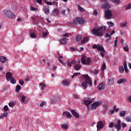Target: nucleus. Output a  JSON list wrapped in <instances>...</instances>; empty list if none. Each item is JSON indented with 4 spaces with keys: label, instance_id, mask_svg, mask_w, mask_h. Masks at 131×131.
I'll use <instances>...</instances> for the list:
<instances>
[{
    "label": "nucleus",
    "instance_id": "nucleus-50",
    "mask_svg": "<svg viewBox=\"0 0 131 131\" xmlns=\"http://www.w3.org/2000/svg\"><path fill=\"white\" fill-rule=\"evenodd\" d=\"M123 65L124 66V69H126V68H127V64H126V61H125V62H124L123 63Z\"/></svg>",
    "mask_w": 131,
    "mask_h": 131
},
{
    "label": "nucleus",
    "instance_id": "nucleus-4",
    "mask_svg": "<svg viewBox=\"0 0 131 131\" xmlns=\"http://www.w3.org/2000/svg\"><path fill=\"white\" fill-rule=\"evenodd\" d=\"M77 22L80 25H82L84 23V19L82 17H75L73 18V25H77Z\"/></svg>",
    "mask_w": 131,
    "mask_h": 131
},
{
    "label": "nucleus",
    "instance_id": "nucleus-59",
    "mask_svg": "<svg viewBox=\"0 0 131 131\" xmlns=\"http://www.w3.org/2000/svg\"><path fill=\"white\" fill-rule=\"evenodd\" d=\"M93 15L94 16H97V15H98V11H97L96 10H95L94 11Z\"/></svg>",
    "mask_w": 131,
    "mask_h": 131
},
{
    "label": "nucleus",
    "instance_id": "nucleus-28",
    "mask_svg": "<svg viewBox=\"0 0 131 131\" xmlns=\"http://www.w3.org/2000/svg\"><path fill=\"white\" fill-rule=\"evenodd\" d=\"M6 60H7V58L4 56H1L0 57V61L2 62V63H5V62H6Z\"/></svg>",
    "mask_w": 131,
    "mask_h": 131
},
{
    "label": "nucleus",
    "instance_id": "nucleus-33",
    "mask_svg": "<svg viewBox=\"0 0 131 131\" xmlns=\"http://www.w3.org/2000/svg\"><path fill=\"white\" fill-rule=\"evenodd\" d=\"M119 71L120 72V73H123V72H124V69L123 68V67L119 66Z\"/></svg>",
    "mask_w": 131,
    "mask_h": 131
},
{
    "label": "nucleus",
    "instance_id": "nucleus-35",
    "mask_svg": "<svg viewBox=\"0 0 131 131\" xmlns=\"http://www.w3.org/2000/svg\"><path fill=\"white\" fill-rule=\"evenodd\" d=\"M21 101L24 103V104H26V96H23L21 97Z\"/></svg>",
    "mask_w": 131,
    "mask_h": 131
},
{
    "label": "nucleus",
    "instance_id": "nucleus-56",
    "mask_svg": "<svg viewBox=\"0 0 131 131\" xmlns=\"http://www.w3.org/2000/svg\"><path fill=\"white\" fill-rule=\"evenodd\" d=\"M45 3L47 5H49V6H52V5H53V3L52 2H47V1H45Z\"/></svg>",
    "mask_w": 131,
    "mask_h": 131
},
{
    "label": "nucleus",
    "instance_id": "nucleus-30",
    "mask_svg": "<svg viewBox=\"0 0 131 131\" xmlns=\"http://www.w3.org/2000/svg\"><path fill=\"white\" fill-rule=\"evenodd\" d=\"M66 39H61L60 40V43H61V45H66L67 43V41L66 40H65Z\"/></svg>",
    "mask_w": 131,
    "mask_h": 131
},
{
    "label": "nucleus",
    "instance_id": "nucleus-52",
    "mask_svg": "<svg viewBox=\"0 0 131 131\" xmlns=\"http://www.w3.org/2000/svg\"><path fill=\"white\" fill-rule=\"evenodd\" d=\"M14 105H15V103H14V102H9V107H14Z\"/></svg>",
    "mask_w": 131,
    "mask_h": 131
},
{
    "label": "nucleus",
    "instance_id": "nucleus-44",
    "mask_svg": "<svg viewBox=\"0 0 131 131\" xmlns=\"http://www.w3.org/2000/svg\"><path fill=\"white\" fill-rule=\"evenodd\" d=\"M129 9H131V3L128 4L125 8V10H129Z\"/></svg>",
    "mask_w": 131,
    "mask_h": 131
},
{
    "label": "nucleus",
    "instance_id": "nucleus-2",
    "mask_svg": "<svg viewBox=\"0 0 131 131\" xmlns=\"http://www.w3.org/2000/svg\"><path fill=\"white\" fill-rule=\"evenodd\" d=\"M82 77H83V79L85 80V81L81 83V85L82 88H83L84 90H85V89L88 88V84H89L90 86H92V85H93V82H92L91 77L89 76V75H82Z\"/></svg>",
    "mask_w": 131,
    "mask_h": 131
},
{
    "label": "nucleus",
    "instance_id": "nucleus-8",
    "mask_svg": "<svg viewBox=\"0 0 131 131\" xmlns=\"http://www.w3.org/2000/svg\"><path fill=\"white\" fill-rule=\"evenodd\" d=\"M101 105V102L100 101H96L94 102L92 105H91V110H95V109H97L99 106Z\"/></svg>",
    "mask_w": 131,
    "mask_h": 131
},
{
    "label": "nucleus",
    "instance_id": "nucleus-32",
    "mask_svg": "<svg viewBox=\"0 0 131 131\" xmlns=\"http://www.w3.org/2000/svg\"><path fill=\"white\" fill-rule=\"evenodd\" d=\"M42 33L43 37H47L48 36V33L45 31V29L42 30Z\"/></svg>",
    "mask_w": 131,
    "mask_h": 131
},
{
    "label": "nucleus",
    "instance_id": "nucleus-48",
    "mask_svg": "<svg viewBox=\"0 0 131 131\" xmlns=\"http://www.w3.org/2000/svg\"><path fill=\"white\" fill-rule=\"evenodd\" d=\"M39 85H40V88H42L43 89L46 88V84H45L43 83H40Z\"/></svg>",
    "mask_w": 131,
    "mask_h": 131
},
{
    "label": "nucleus",
    "instance_id": "nucleus-5",
    "mask_svg": "<svg viewBox=\"0 0 131 131\" xmlns=\"http://www.w3.org/2000/svg\"><path fill=\"white\" fill-rule=\"evenodd\" d=\"M6 78L7 81H10V80L11 83H13V84H15V83L16 82V80H15L14 78V77L12 76V73H11V72H7L6 73Z\"/></svg>",
    "mask_w": 131,
    "mask_h": 131
},
{
    "label": "nucleus",
    "instance_id": "nucleus-26",
    "mask_svg": "<svg viewBox=\"0 0 131 131\" xmlns=\"http://www.w3.org/2000/svg\"><path fill=\"white\" fill-rule=\"evenodd\" d=\"M69 35H71L70 33H65L62 35V37L64 39H67V37H69Z\"/></svg>",
    "mask_w": 131,
    "mask_h": 131
},
{
    "label": "nucleus",
    "instance_id": "nucleus-36",
    "mask_svg": "<svg viewBox=\"0 0 131 131\" xmlns=\"http://www.w3.org/2000/svg\"><path fill=\"white\" fill-rule=\"evenodd\" d=\"M30 35L32 38H35L36 37V34L32 32L30 33Z\"/></svg>",
    "mask_w": 131,
    "mask_h": 131
},
{
    "label": "nucleus",
    "instance_id": "nucleus-63",
    "mask_svg": "<svg viewBox=\"0 0 131 131\" xmlns=\"http://www.w3.org/2000/svg\"><path fill=\"white\" fill-rule=\"evenodd\" d=\"M3 115L4 117H7V115H8V112H5L3 114Z\"/></svg>",
    "mask_w": 131,
    "mask_h": 131
},
{
    "label": "nucleus",
    "instance_id": "nucleus-22",
    "mask_svg": "<svg viewBox=\"0 0 131 131\" xmlns=\"http://www.w3.org/2000/svg\"><path fill=\"white\" fill-rule=\"evenodd\" d=\"M126 80L125 79H120L117 81L118 84H121V83H123V82H125Z\"/></svg>",
    "mask_w": 131,
    "mask_h": 131
},
{
    "label": "nucleus",
    "instance_id": "nucleus-40",
    "mask_svg": "<svg viewBox=\"0 0 131 131\" xmlns=\"http://www.w3.org/2000/svg\"><path fill=\"white\" fill-rule=\"evenodd\" d=\"M90 63H92V61H91V58L88 57L86 60V65L90 64Z\"/></svg>",
    "mask_w": 131,
    "mask_h": 131
},
{
    "label": "nucleus",
    "instance_id": "nucleus-37",
    "mask_svg": "<svg viewBox=\"0 0 131 131\" xmlns=\"http://www.w3.org/2000/svg\"><path fill=\"white\" fill-rule=\"evenodd\" d=\"M36 3H38L39 5H42V0H36L34 1V4H36Z\"/></svg>",
    "mask_w": 131,
    "mask_h": 131
},
{
    "label": "nucleus",
    "instance_id": "nucleus-39",
    "mask_svg": "<svg viewBox=\"0 0 131 131\" xmlns=\"http://www.w3.org/2000/svg\"><path fill=\"white\" fill-rule=\"evenodd\" d=\"M107 24L109 26L108 27L110 28V27H112L113 26H114V23L111 22V21H108Z\"/></svg>",
    "mask_w": 131,
    "mask_h": 131
},
{
    "label": "nucleus",
    "instance_id": "nucleus-16",
    "mask_svg": "<svg viewBox=\"0 0 131 131\" xmlns=\"http://www.w3.org/2000/svg\"><path fill=\"white\" fill-rule=\"evenodd\" d=\"M97 90H98V91H102V90H105V84L100 83L97 87Z\"/></svg>",
    "mask_w": 131,
    "mask_h": 131
},
{
    "label": "nucleus",
    "instance_id": "nucleus-25",
    "mask_svg": "<svg viewBox=\"0 0 131 131\" xmlns=\"http://www.w3.org/2000/svg\"><path fill=\"white\" fill-rule=\"evenodd\" d=\"M73 63H74V60H70L67 62V65L69 67H71L72 66V64H73Z\"/></svg>",
    "mask_w": 131,
    "mask_h": 131
},
{
    "label": "nucleus",
    "instance_id": "nucleus-62",
    "mask_svg": "<svg viewBox=\"0 0 131 131\" xmlns=\"http://www.w3.org/2000/svg\"><path fill=\"white\" fill-rule=\"evenodd\" d=\"M114 114V110H111L110 111V115Z\"/></svg>",
    "mask_w": 131,
    "mask_h": 131
},
{
    "label": "nucleus",
    "instance_id": "nucleus-60",
    "mask_svg": "<svg viewBox=\"0 0 131 131\" xmlns=\"http://www.w3.org/2000/svg\"><path fill=\"white\" fill-rule=\"evenodd\" d=\"M70 50H71V51H72V52H75V51H76V49L75 48H73V47H71L70 48Z\"/></svg>",
    "mask_w": 131,
    "mask_h": 131
},
{
    "label": "nucleus",
    "instance_id": "nucleus-47",
    "mask_svg": "<svg viewBox=\"0 0 131 131\" xmlns=\"http://www.w3.org/2000/svg\"><path fill=\"white\" fill-rule=\"evenodd\" d=\"M19 84L22 86L24 85V81L23 80L20 79L19 81Z\"/></svg>",
    "mask_w": 131,
    "mask_h": 131
},
{
    "label": "nucleus",
    "instance_id": "nucleus-24",
    "mask_svg": "<svg viewBox=\"0 0 131 131\" xmlns=\"http://www.w3.org/2000/svg\"><path fill=\"white\" fill-rule=\"evenodd\" d=\"M114 83V79H110L107 81V84H108V85H112Z\"/></svg>",
    "mask_w": 131,
    "mask_h": 131
},
{
    "label": "nucleus",
    "instance_id": "nucleus-15",
    "mask_svg": "<svg viewBox=\"0 0 131 131\" xmlns=\"http://www.w3.org/2000/svg\"><path fill=\"white\" fill-rule=\"evenodd\" d=\"M82 66L80 65V61H78L77 63L75 64V66L74 67V69L75 70H79L81 68Z\"/></svg>",
    "mask_w": 131,
    "mask_h": 131
},
{
    "label": "nucleus",
    "instance_id": "nucleus-19",
    "mask_svg": "<svg viewBox=\"0 0 131 131\" xmlns=\"http://www.w3.org/2000/svg\"><path fill=\"white\" fill-rule=\"evenodd\" d=\"M89 37L88 36L87 37H84L83 39L81 41V45H84L85 42L87 41H89Z\"/></svg>",
    "mask_w": 131,
    "mask_h": 131
},
{
    "label": "nucleus",
    "instance_id": "nucleus-46",
    "mask_svg": "<svg viewBox=\"0 0 131 131\" xmlns=\"http://www.w3.org/2000/svg\"><path fill=\"white\" fill-rule=\"evenodd\" d=\"M61 128H64V129H67V128H68V125H67V124L62 125Z\"/></svg>",
    "mask_w": 131,
    "mask_h": 131
},
{
    "label": "nucleus",
    "instance_id": "nucleus-11",
    "mask_svg": "<svg viewBox=\"0 0 131 131\" xmlns=\"http://www.w3.org/2000/svg\"><path fill=\"white\" fill-rule=\"evenodd\" d=\"M103 127L104 124H103V122H102V121H98L97 124V129L100 130V129H102V128H103Z\"/></svg>",
    "mask_w": 131,
    "mask_h": 131
},
{
    "label": "nucleus",
    "instance_id": "nucleus-57",
    "mask_svg": "<svg viewBox=\"0 0 131 131\" xmlns=\"http://www.w3.org/2000/svg\"><path fill=\"white\" fill-rule=\"evenodd\" d=\"M46 102L43 101L40 104V107H43L44 105H45Z\"/></svg>",
    "mask_w": 131,
    "mask_h": 131
},
{
    "label": "nucleus",
    "instance_id": "nucleus-7",
    "mask_svg": "<svg viewBox=\"0 0 131 131\" xmlns=\"http://www.w3.org/2000/svg\"><path fill=\"white\" fill-rule=\"evenodd\" d=\"M114 127L117 131L121 129V120L118 119L117 122L114 124Z\"/></svg>",
    "mask_w": 131,
    "mask_h": 131
},
{
    "label": "nucleus",
    "instance_id": "nucleus-64",
    "mask_svg": "<svg viewBox=\"0 0 131 131\" xmlns=\"http://www.w3.org/2000/svg\"><path fill=\"white\" fill-rule=\"evenodd\" d=\"M122 127H123V128L126 127V124H125V123H122Z\"/></svg>",
    "mask_w": 131,
    "mask_h": 131
},
{
    "label": "nucleus",
    "instance_id": "nucleus-23",
    "mask_svg": "<svg viewBox=\"0 0 131 131\" xmlns=\"http://www.w3.org/2000/svg\"><path fill=\"white\" fill-rule=\"evenodd\" d=\"M22 88L20 85H17L15 88V93H19Z\"/></svg>",
    "mask_w": 131,
    "mask_h": 131
},
{
    "label": "nucleus",
    "instance_id": "nucleus-45",
    "mask_svg": "<svg viewBox=\"0 0 131 131\" xmlns=\"http://www.w3.org/2000/svg\"><path fill=\"white\" fill-rule=\"evenodd\" d=\"M80 73H75L72 76V78H74L75 76H77V75H80Z\"/></svg>",
    "mask_w": 131,
    "mask_h": 131
},
{
    "label": "nucleus",
    "instance_id": "nucleus-34",
    "mask_svg": "<svg viewBox=\"0 0 131 131\" xmlns=\"http://www.w3.org/2000/svg\"><path fill=\"white\" fill-rule=\"evenodd\" d=\"M125 114H126L125 111H123L121 113H120V116L121 117H124V116H125Z\"/></svg>",
    "mask_w": 131,
    "mask_h": 131
},
{
    "label": "nucleus",
    "instance_id": "nucleus-38",
    "mask_svg": "<svg viewBox=\"0 0 131 131\" xmlns=\"http://www.w3.org/2000/svg\"><path fill=\"white\" fill-rule=\"evenodd\" d=\"M112 3L116 4V5H118L120 3V0H112Z\"/></svg>",
    "mask_w": 131,
    "mask_h": 131
},
{
    "label": "nucleus",
    "instance_id": "nucleus-27",
    "mask_svg": "<svg viewBox=\"0 0 131 131\" xmlns=\"http://www.w3.org/2000/svg\"><path fill=\"white\" fill-rule=\"evenodd\" d=\"M80 40H81V36L80 35H78L76 38V41H77V42H79Z\"/></svg>",
    "mask_w": 131,
    "mask_h": 131
},
{
    "label": "nucleus",
    "instance_id": "nucleus-14",
    "mask_svg": "<svg viewBox=\"0 0 131 131\" xmlns=\"http://www.w3.org/2000/svg\"><path fill=\"white\" fill-rule=\"evenodd\" d=\"M43 11L45 14L46 15H49L50 14V8L48 6H45L43 8Z\"/></svg>",
    "mask_w": 131,
    "mask_h": 131
},
{
    "label": "nucleus",
    "instance_id": "nucleus-53",
    "mask_svg": "<svg viewBox=\"0 0 131 131\" xmlns=\"http://www.w3.org/2000/svg\"><path fill=\"white\" fill-rule=\"evenodd\" d=\"M66 12V10L62 9V10H61V14H62V15H63V16H66V14H65Z\"/></svg>",
    "mask_w": 131,
    "mask_h": 131
},
{
    "label": "nucleus",
    "instance_id": "nucleus-43",
    "mask_svg": "<svg viewBox=\"0 0 131 131\" xmlns=\"http://www.w3.org/2000/svg\"><path fill=\"white\" fill-rule=\"evenodd\" d=\"M125 120L127 122H131V117L128 116L125 118Z\"/></svg>",
    "mask_w": 131,
    "mask_h": 131
},
{
    "label": "nucleus",
    "instance_id": "nucleus-1",
    "mask_svg": "<svg viewBox=\"0 0 131 131\" xmlns=\"http://www.w3.org/2000/svg\"><path fill=\"white\" fill-rule=\"evenodd\" d=\"M106 30L107 26L102 25L100 28L92 29V33L94 34V36H103Z\"/></svg>",
    "mask_w": 131,
    "mask_h": 131
},
{
    "label": "nucleus",
    "instance_id": "nucleus-49",
    "mask_svg": "<svg viewBox=\"0 0 131 131\" xmlns=\"http://www.w3.org/2000/svg\"><path fill=\"white\" fill-rule=\"evenodd\" d=\"M106 69V63H104L102 67V70L104 71Z\"/></svg>",
    "mask_w": 131,
    "mask_h": 131
},
{
    "label": "nucleus",
    "instance_id": "nucleus-55",
    "mask_svg": "<svg viewBox=\"0 0 131 131\" xmlns=\"http://www.w3.org/2000/svg\"><path fill=\"white\" fill-rule=\"evenodd\" d=\"M99 73V71L98 70H95L93 72V74H94V75H98Z\"/></svg>",
    "mask_w": 131,
    "mask_h": 131
},
{
    "label": "nucleus",
    "instance_id": "nucleus-17",
    "mask_svg": "<svg viewBox=\"0 0 131 131\" xmlns=\"http://www.w3.org/2000/svg\"><path fill=\"white\" fill-rule=\"evenodd\" d=\"M93 103V99H90L89 100H84V104L87 106L88 108H89V105L90 104H92Z\"/></svg>",
    "mask_w": 131,
    "mask_h": 131
},
{
    "label": "nucleus",
    "instance_id": "nucleus-51",
    "mask_svg": "<svg viewBox=\"0 0 131 131\" xmlns=\"http://www.w3.org/2000/svg\"><path fill=\"white\" fill-rule=\"evenodd\" d=\"M4 111H5V112H7V111H8V110H9V107H8V105H5V106L4 107Z\"/></svg>",
    "mask_w": 131,
    "mask_h": 131
},
{
    "label": "nucleus",
    "instance_id": "nucleus-20",
    "mask_svg": "<svg viewBox=\"0 0 131 131\" xmlns=\"http://www.w3.org/2000/svg\"><path fill=\"white\" fill-rule=\"evenodd\" d=\"M63 115L67 116V118H71V117H72V115H71V114H70V113L68 112H63Z\"/></svg>",
    "mask_w": 131,
    "mask_h": 131
},
{
    "label": "nucleus",
    "instance_id": "nucleus-6",
    "mask_svg": "<svg viewBox=\"0 0 131 131\" xmlns=\"http://www.w3.org/2000/svg\"><path fill=\"white\" fill-rule=\"evenodd\" d=\"M101 3H102L101 8L103 9V10H109V9L111 8V6H110L107 0H101Z\"/></svg>",
    "mask_w": 131,
    "mask_h": 131
},
{
    "label": "nucleus",
    "instance_id": "nucleus-58",
    "mask_svg": "<svg viewBox=\"0 0 131 131\" xmlns=\"http://www.w3.org/2000/svg\"><path fill=\"white\" fill-rule=\"evenodd\" d=\"M31 10L32 11H37V8H34V7L31 6Z\"/></svg>",
    "mask_w": 131,
    "mask_h": 131
},
{
    "label": "nucleus",
    "instance_id": "nucleus-18",
    "mask_svg": "<svg viewBox=\"0 0 131 131\" xmlns=\"http://www.w3.org/2000/svg\"><path fill=\"white\" fill-rule=\"evenodd\" d=\"M81 63L82 64H84L86 65V56L85 55H83L81 57Z\"/></svg>",
    "mask_w": 131,
    "mask_h": 131
},
{
    "label": "nucleus",
    "instance_id": "nucleus-42",
    "mask_svg": "<svg viewBox=\"0 0 131 131\" xmlns=\"http://www.w3.org/2000/svg\"><path fill=\"white\" fill-rule=\"evenodd\" d=\"M104 37H105V38H109L108 39H111V36L109 34H108L107 33L104 34Z\"/></svg>",
    "mask_w": 131,
    "mask_h": 131
},
{
    "label": "nucleus",
    "instance_id": "nucleus-61",
    "mask_svg": "<svg viewBox=\"0 0 131 131\" xmlns=\"http://www.w3.org/2000/svg\"><path fill=\"white\" fill-rule=\"evenodd\" d=\"M110 127H114V123L113 122H112L110 124Z\"/></svg>",
    "mask_w": 131,
    "mask_h": 131
},
{
    "label": "nucleus",
    "instance_id": "nucleus-13",
    "mask_svg": "<svg viewBox=\"0 0 131 131\" xmlns=\"http://www.w3.org/2000/svg\"><path fill=\"white\" fill-rule=\"evenodd\" d=\"M71 112L72 114L73 115V116L75 117V118H77V119L79 118V115L78 114V113H77V112H76V111H75V110H72L71 111Z\"/></svg>",
    "mask_w": 131,
    "mask_h": 131
},
{
    "label": "nucleus",
    "instance_id": "nucleus-10",
    "mask_svg": "<svg viewBox=\"0 0 131 131\" xmlns=\"http://www.w3.org/2000/svg\"><path fill=\"white\" fill-rule=\"evenodd\" d=\"M93 49H97L98 51H100L101 52H103L105 53V49H104V47L101 46V45H99L98 46L97 45L95 44L93 46Z\"/></svg>",
    "mask_w": 131,
    "mask_h": 131
},
{
    "label": "nucleus",
    "instance_id": "nucleus-12",
    "mask_svg": "<svg viewBox=\"0 0 131 131\" xmlns=\"http://www.w3.org/2000/svg\"><path fill=\"white\" fill-rule=\"evenodd\" d=\"M61 84L63 85V86H68V85L70 84V81L68 79L63 80L61 83Z\"/></svg>",
    "mask_w": 131,
    "mask_h": 131
},
{
    "label": "nucleus",
    "instance_id": "nucleus-21",
    "mask_svg": "<svg viewBox=\"0 0 131 131\" xmlns=\"http://www.w3.org/2000/svg\"><path fill=\"white\" fill-rule=\"evenodd\" d=\"M53 13L52 15L53 16H56L57 15H59V13H60V11H59V10L58 9H55L53 11Z\"/></svg>",
    "mask_w": 131,
    "mask_h": 131
},
{
    "label": "nucleus",
    "instance_id": "nucleus-3",
    "mask_svg": "<svg viewBox=\"0 0 131 131\" xmlns=\"http://www.w3.org/2000/svg\"><path fill=\"white\" fill-rule=\"evenodd\" d=\"M4 14L5 17L9 18V19H14L16 16V15L13 13L11 10H3Z\"/></svg>",
    "mask_w": 131,
    "mask_h": 131
},
{
    "label": "nucleus",
    "instance_id": "nucleus-9",
    "mask_svg": "<svg viewBox=\"0 0 131 131\" xmlns=\"http://www.w3.org/2000/svg\"><path fill=\"white\" fill-rule=\"evenodd\" d=\"M113 15L112 14V11L110 10H107L105 11V17L106 19H110Z\"/></svg>",
    "mask_w": 131,
    "mask_h": 131
},
{
    "label": "nucleus",
    "instance_id": "nucleus-29",
    "mask_svg": "<svg viewBox=\"0 0 131 131\" xmlns=\"http://www.w3.org/2000/svg\"><path fill=\"white\" fill-rule=\"evenodd\" d=\"M123 49L124 52H129V48H128V46L127 43H126V47H123Z\"/></svg>",
    "mask_w": 131,
    "mask_h": 131
},
{
    "label": "nucleus",
    "instance_id": "nucleus-41",
    "mask_svg": "<svg viewBox=\"0 0 131 131\" xmlns=\"http://www.w3.org/2000/svg\"><path fill=\"white\" fill-rule=\"evenodd\" d=\"M127 25V22L125 21L124 23H122L120 24V26L121 27H122V28H123V27H125V26H126Z\"/></svg>",
    "mask_w": 131,
    "mask_h": 131
},
{
    "label": "nucleus",
    "instance_id": "nucleus-54",
    "mask_svg": "<svg viewBox=\"0 0 131 131\" xmlns=\"http://www.w3.org/2000/svg\"><path fill=\"white\" fill-rule=\"evenodd\" d=\"M114 46L115 48H116L117 47V38H116V40H114Z\"/></svg>",
    "mask_w": 131,
    "mask_h": 131
},
{
    "label": "nucleus",
    "instance_id": "nucleus-31",
    "mask_svg": "<svg viewBox=\"0 0 131 131\" xmlns=\"http://www.w3.org/2000/svg\"><path fill=\"white\" fill-rule=\"evenodd\" d=\"M78 10L79 12H84L85 10L82 7H81L80 6L78 5L77 6Z\"/></svg>",
    "mask_w": 131,
    "mask_h": 131
}]
</instances>
